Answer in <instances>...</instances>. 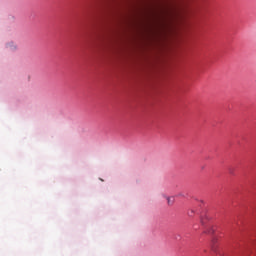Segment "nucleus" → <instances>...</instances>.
Here are the masks:
<instances>
[{
	"label": "nucleus",
	"instance_id": "obj_1",
	"mask_svg": "<svg viewBox=\"0 0 256 256\" xmlns=\"http://www.w3.org/2000/svg\"><path fill=\"white\" fill-rule=\"evenodd\" d=\"M172 9H174L173 6H168V7L166 8L165 12H166V13H169V11H172Z\"/></svg>",
	"mask_w": 256,
	"mask_h": 256
},
{
	"label": "nucleus",
	"instance_id": "obj_2",
	"mask_svg": "<svg viewBox=\"0 0 256 256\" xmlns=\"http://www.w3.org/2000/svg\"><path fill=\"white\" fill-rule=\"evenodd\" d=\"M211 250H212L214 253H216V252H217V247L212 246V247H211Z\"/></svg>",
	"mask_w": 256,
	"mask_h": 256
},
{
	"label": "nucleus",
	"instance_id": "obj_3",
	"mask_svg": "<svg viewBox=\"0 0 256 256\" xmlns=\"http://www.w3.org/2000/svg\"><path fill=\"white\" fill-rule=\"evenodd\" d=\"M167 201H168V205H171V198H167Z\"/></svg>",
	"mask_w": 256,
	"mask_h": 256
},
{
	"label": "nucleus",
	"instance_id": "obj_4",
	"mask_svg": "<svg viewBox=\"0 0 256 256\" xmlns=\"http://www.w3.org/2000/svg\"><path fill=\"white\" fill-rule=\"evenodd\" d=\"M201 225H205V220H201Z\"/></svg>",
	"mask_w": 256,
	"mask_h": 256
},
{
	"label": "nucleus",
	"instance_id": "obj_5",
	"mask_svg": "<svg viewBox=\"0 0 256 256\" xmlns=\"http://www.w3.org/2000/svg\"><path fill=\"white\" fill-rule=\"evenodd\" d=\"M204 233H211V230H208V231H204Z\"/></svg>",
	"mask_w": 256,
	"mask_h": 256
}]
</instances>
